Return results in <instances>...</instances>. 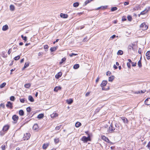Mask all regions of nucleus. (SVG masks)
I'll list each match as a JSON object with an SVG mask.
<instances>
[{
  "mask_svg": "<svg viewBox=\"0 0 150 150\" xmlns=\"http://www.w3.org/2000/svg\"><path fill=\"white\" fill-rule=\"evenodd\" d=\"M115 130V127H114L113 123H111L108 129L109 132L112 133Z\"/></svg>",
  "mask_w": 150,
  "mask_h": 150,
  "instance_id": "1",
  "label": "nucleus"
},
{
  "mask_svg": "<svg viewBox=\"0 0 150 150\" xmlns=\"http://www.w3.org/2000/svg\"><path fill=\"white\" fill-rule=\"evenodd\" d=\"M140 27L143 30H146L148 28V26L144 23H142L140 25Z\"/></svg>",
  "mask_w": 150,
  "mask_h": 150,
  "instance_id": "2",
  "label": "nucleus"
},
{
  "mask_svg": "<svg viewBox=\"0 0 150 150\" xmlns=\"http://www.w3.org/2000/svg\"><path fill=\"white\" fill-rule=\"evenodd\" d=\"M30 135L29 133H26L24 134V136L23 137V140H27L30 137Z\"/></svg>",
  "mask_w": 150,
  "mask_h": 150,
  "instance_id": "3",
  "label": "nucleus"
},
{
  "mask_svg": "<svg viewBox=\"0 0 150 150\" xmlns=\"http://www.w3.org/2000/svg\"><path fill=\"white\" fill-rule=\"evenodd\" d=\"M6 106L8 108L12 109L13 108L12 103L10 101L7 102V104L6 105Z\"/></svg>",
  "mask_w": 150,
  "mask_h": 150,
  "instance_id": "4",
  "label": "nucleus"
},
{
  "mask_svg": "<svg viewBox=\"0 0 150 150\" xmlns=\"http://www.w3.org/2000/svg\"><path fill=\"white\" fill-rule=\"evenodd\" d=\"M150 10L149 7L146 8L144 10L142 11L140 13V14L144 15L146 14Z\"/></svg>",
  "mask_w": 150,
  "mask_h": 150,
  "instance_id": "5",
  "label": "nucleus"
},
{
  "mask_svg": "<svg viewBox=\"0 0 150 150\" xmlns=\"http://www.w3.org/2000/svg\"><path fill=\"white\" fill-rule=\"evenodd\" d=\"M135 45L134 44H130L128 46V48L129 50H134L133 47Z\"/></svg>",
  "mask_w": 150,
  "mask_h": 150,
  "instance_id": "6",
  "label": "nucleus"
},
{
  "mask_svg": "<svg viewBox=\"0 0 150 150\" xmlns=\"http://www.w3.org/2000/svg\"><path fill=\"white\" fill-rule=\"evenodd\" d=\"M145 104L147 105H150V98H148L146 99L145 101Z\"/></svg>",
  "mask_w": 150,
  "mask_h": 150,
  "instance_id": "7",
  "label": "nucleus"
},
{
  "mask_svg": "<svg viewBox=\"0 0 150 150\" xmlns=\"http://www.w3.org/2000/svg\"><path fill=\"white\" fill-rule=\"evenodd\" d=\"M107 83V81L106 80L103 81L102 83L100 84V86L102 87H104V86H105L106 85Z\"/></svg>",
  "mask_w": 150,
  "mask_h": 150,
  "instance_id": "8",
  "label": "nucleus"
},
{
  "mask_svg": "<svg viewBox=\"0 0 150 150\" xmlns=\"http://www.w3.org/2000/svg\"><path fill=\"white\" fill-rule=\"evenodd\" d=\"M18 119V117L16 115H14L12 117V119L13 120L17 122Z\"/></svg>",
  "mask_w": 150,
  "mask_h": 150,
  "instance_id": "9",
  "label": "nucleus"
},
{
  "mask_svg": "<svg viewBox=\"0 0 150 150\" xmlns=\"http://www.w3.org/2000/svg\"><path fill=\"white\" fill-rule=\"evenodd\" d=\"M60 16L61 18H67L68 17V16L67 14H63V13H61L60 14Z\"/></svg>",
  "mask_w": 150,
  "mask_h": 150,
  "instance_id": "10",
  "label": "nucleus"
},
{
  "mask_svg": "<svg viewBox=\"0 0 150 150\" xmlns=\"http://www.w3.org/2000/svg\"><path fill=\"white\" fill-rule=\"evenodd\" d=\"M146 55L147 57V59L149 60L150 59V50L147 51L146 54Z\"/></svg>",
  "mask_w": 150,
  "mask_h": 150,
  "instance_id": "11",
  "label": "nucleus"
},
{
  "mask_svg": "<svg viewBox=\"0 0 150 150\" xmlns=\"http://www.w3.org/2000/svg\"><path fill=\"white\" fill-rule=\"evenodd\" d=\"M121 119H122V120H123V122L125 123V124H127L128 123V120H127V119L125 117H121Z\"/></svg>",
  "mask_w": 150,
  "mask_h": 150,
  "instance_id": "12",
  "label": "nucleus"
},
{
  "mask_svg": "<svg viewBox=\"0 0 150 150\" xmlns=\"http://www.w3.org/2000/svg\"><path fill=\"white\" fill-rule=\"evenodd\" d=\"M81 140L84 142H87L88 141V138L85 136H83L81 138Z\"/></svg>",
  "mask_w": 150,
  "mask_h": 150,
  "instance_id": "13",
  "label": "nucleus"
},
{
  "mask_svg": "<svg viewBox=\"0 0 150 150\" xmlns=\"http://www.w3.org/2000/svg\"><path fill=\"white\" fill-rule=\"evenodd\" d=\"M62 73L61 72H58L56 75H55V78L57 79H58L62 75Z\"/></svg>",
  "mask_w": 150,
  "mask_h": 150,
  "instance_id": "14",
  "label": "nucleus"
},
{
  "mask_svg": "<svg viewBox=\"0 0 150 150\" xmlns=\"http://www.w3.org/2000/svg\"><path fill=\"white\" fill-rule=\"evenodd\" d=\"M8 29V27L7 25H6L3 26L2 27V30L3 31H6Z\"/></svg>",
  "mask_w": 150,
  "mask_h": 150,
  "instance_id": "15",
  "label": "nucleus"
},
{
  "mask_svg": "<svg viewBox=\"0 0 150 150\" xmlns=\"http://www.w3.org/2000/svg\"><path fill=\"white\" fill-rule=\"evenodd\" d=\"M61 87L60 86H56L55 87L54 89V91L57 92L58 90H61Z\"/></svg>",
  "mask_w": 150,
  "mask_h": 150,
  "instance_id": "16",
  "label": "nucleus"
},
{
  "mask_svg": "<svg viewBox=\"0 0 150 150\" xmlns=\"http://www.w3.org/2000/svg\"><path fill=\"white\" fill-rule=\"evenodd\" d=\"M9 128V126L8 125H5L4 126L3 128V130L4 131H6L8 130Z\"/></svg>",
  "mask_w": 150,
  "mask_h": 150,
  "instance_id": "17",
  "label": "nucleus"
},
{
  "mask_svg": "<svg viewBox=\"0 0 150 150\" xmlns=\"http://www.w3.org/2000/svg\"><path fill=\"white\" fill-rule=\"evenodd\" d=\"M57 48L58 47L57 46L53 47H52L50 49V50L51 51V52H53L56 50Z\"/></svg>",
  "mask_w": 150,
  "mask_h": 150,
  "instance_id": "18",
  "label": "nucleus"
},
{
  "mask_svg": "<svg viewBox=\"0 0 150 150\" xmlns=\"http://www.w3.org/2000/svg\"><path fill=\"white\" fill-rule=\"evenodd\" d=\"M38 128V125L37 124H35L33 126V128L34 130H36Z\"/></svg>",
  "mask_w": 150,
  "mask_h": 150,
  "instance_id": "19",
  "label": "nucleus"
},
{
  "mask_svg": "<svg viewBox=\"0 0 150 150\" xmlns=\"http://www.w3.org/2000/svg\"><path fill=\"white\" fill-rule=\"evenodd\" d=\"M44 117V114L41 113L39 114V115H38L37 116V118H38L39 119H40L43 118Z\"/></svg>",
  "mask_w": 150,
  "mask_h": 150,
  "instance_id": "20",
  "label": "nucleus"
},
{
  "mask_svg": "<svg viewBox=\"0 0 150 150\" xmlns=\"http://www.w3.org/2000/svg\"><path fill=\"white\" fill-rule=\"evenodd\" d=\"M93 1V0H86L84 2V4L83 5V6H85L87 5L88 3L91 2V1Z\"/></svg>",
  "mask_w": 150,
  "mask_h": 150,
  "instance_id": "21",
  "label": "nucleus"
},
{
  "mask_svg": "<svg viewBox=\"0 0 150 150\" xmlns=\"http://www.w3.org/2000/svg\"><path fill=\"white\" fill-rule=\"evenodd\" d=\"M115 77L114 76H112L109 77L108 81H109L112 82L114 79Z\"/></svg>",
  "mask_w": 150,
  "mask_h": 150,
  "instance_id": "22",
  "label": "nucleus"
},
{
  "mask_svg": "<svg viewBox=\"0 0 150 150\" xmlns=\"http://www.w3.org/2000/svg\"><path fill=\"white\" fill-rule=\"evenodd\" d=\"M19 114L21 116H23L24 115V112L23 110H21L19 111Z\"/></svg>",
  "mask_w": 150,
  "mask_h": 150,
  "instance_id": "23",
  "label": "nucleus"
},
{
  "mask_svg": "<svg viewBox=\"0 0 150 150\" xmlns=\"http://www.w3.org/2000/svg\"><path fill=\"white\" fill-rule=\"evenodd\" d=\"M67 102L68 104H71L73 102V100L71 99L67 100Z\"/></svg>",
  "mask_w": 150,
  "mask_h": 150,
  "instance_id": "24",
  "label": "nucleus"
},
{
  "mask_svg": "<svg viewBox=\"0 0 150 150\" xmlns=\"http://www.w3.org/2000/svg\"><path fill=\"white\" fill-rule=\"evenodd\" d=\"M28 99L31 102H33L34 101L33 98L31 96H29L28 97Z\"/></svg>",
  "mask_w": 150,
  "mask_h": 150,
  "instance_id": "25",
  "label": "nucleus"
},
{
  "mask_svg": "<svg viewBox=\"0 0 150 150\" xmlns=\"http://www.w3.org/2000/svg\"><path fill=\"white\" fill-rule=\"evenodd\" d=\"M81 123L78 122H77L75 125V127H78L81 125Z\"/></svg>",
  "mask_w": 150,
  "mask_h": 150,
  "instance_id": "26",
  "label": "nucleus"
},
{
  "mask_svg": "<svg viewBox=\"0 0 150 150\" xmlns=\"http://www.w3.org/2000/svg\"><path fill=\"white\" fill-rule=\"evenodd\" d=\"M29 62H27L25 63V65H24V67L23 68V69H24L26 67H28L29 66Z\"/></svg>",
  "mask_w": 150,
  "mask_h": 150,
  "instance_id": "27",
  "label": "nucleus"
},
{
  "mask_svg": "<svg viewBox=\"0 0 150 150\" xmlns=\"http://www.w3.org/2000/svg\"><path fill=\"white\" fill-rule=\"evenodd\" d=\"M102 139L104 140L105 141L107 142V141H109L108 139L105 136H103L102 137Z\"/></svg>",
  "mask_w": 150,
  "mask_h": 150,
  "instance_id": "28",
  "label": "nucleus"
},
{
  "mask_svg": "<svg viewBox=\"0 0 150 150\" xmlns=\"http://www.w3.org/2000/svg\"><path fill=\"white\" fill-rule=\"evenodd\" d=\"M49 145L48 144H43L42 146V148L43 149H46L47 147Z\"/></svg>",
  "mask_w": 150,
  "mask_h": 150,
  "instance_id": "29",
  "label": "nucleus"
},
{
  "mask_svg": "<svg viewBox=\"0 0 150 150\" xmlns=\"http://www.w3.org/2000/svg\"><path fill=\"white\" fill-rule=\"evenodd\" d=\"M79 67V65L78 64H75L73 67L74 69H77Z\"/></svg>",
  "mask_w": 150,
  "mask_h": 150,
  "instance_id": "30",
  "label": "nucleus"
},
{
  "mask_svg": "<svg viewBox=\"0 0 150 150\" xmlns=\"http://www.w3.org/2000/svg\"><path fill=\"white\" fill-rule=\"evenodd\" d=\"M10 10H11V11H13L15 9L14 6L12 5H10Z\"/></svg>",
  "mask_w": 150,
  "mask_h": 150,
  "instance_id": "31",
  "label": "nucleus"
},
{
  "mask_svg": "<svg viewBox=\"0 0 150 150\" xmlns=\"http://www.w3.org/2000/svg\"><path fill=\"white\" fill-rule=\"evenodd\" d=\"M79 5V4L78 2H76L73 4V6L75 7H77Z\"/></svg>",
  "mask_w": 150,
  "mask_h": 150,
  "instance_id": "32",
  "label": "nucleus"
},
{
  "mask_svg": "<svg viewBox=\"0 0 150 150\" xmlns=\"http://www.w3.org/2000/svg\"><path fill=\"white\" fill-rule=\"evenodd\" d=\"M123 54V52L121 50H119L117 53V55H122Z\"/></svg>",
  "mask_w": 150,
  "mask_h": 150,
  "instance_id": "33",
  "label": "nucleus"
},
{
  "mask_svg": "<svg viewBox=\"0 0 150 150\" xmlns=\"http://www.w3.org/2000/svg\"><path fill=\"white\" fill-rule=\"evenodd\" d=\"M138 65L139 67L141 68L142 67L141 60L140 59L138 63Z\"/></svg>",
  "mask_w": 150,
  "mask_h": 150,
  "instance_id": "34",
  "label": "nucleus"
},
{
  "mask_svg": "<svg viewBox=\"0 0 150 150\" xmlns=\"http://www.w3.org/2000/svg\"><path fill=\"white\" fill-rule=\"evenodd\" d=\"M31 85L30 83H27L25 84L24 85V86L25 88H29L30 86Z\"/></svg>",
  "mask_w": 150,
  "mask_h": 150,
  "instance_id": "35",
  "label": "nucleus"
},
{
  "mask_svg": "<svg viewBox=\"0 0 150 150\" xmlns=\"http://www.w3.org/2000/svg\"><path fill=\"white\" fill-rule=\"evenodd\" d=\"M140 8V6L139 5H137L134 8H133V10L134 11L137 10L139 8Z\"/></svg>",
  "mask_w": 150,
  "mask_h": 150,
  "instance_id": "36",
  "label": "nucleus"
},
{
  "mask_svg": "<svg viewBox=\"0 0 150 150\" xmlns=\"http://www.w3.org/2000/svg\"><path fill=\"white\" fill-rule=\"evenodd\" d=\"M6 83L5 82H4L2 83L0 86V88H4L6 85Z\"/></svg>",
  "mask_w": 150,
  "mask_h": 150,
  "instance_id": "37",
  "label": "nucleus"
},
{
  "mask_svg": "<svg viewBox=\"0 0 150 150\" xmlns=\"http://www.w3.org/2000/svg\"><path fill=\"white\" fill-rule=\"evenodd\" d=\"M115 127L116 128V130H118V129H119V124L117 123H116L115 124Z\"/></svg>",
  "mask_w": 150,
  "mask_h": 150,
  "instance_id": "38",
  "label": "nucleus"
},
{
  "mask_svg": "<svg viewBox=\"0 0 150 150\" xmlns=\"http://www.w3.org/2000/svg\"><path fill=\"white\" fill-rule=\"evenodd\" d=\"M117 8L116 7H112L111 8V10L112 11H116L117 9Z\"/></svg>",
  "mask_w": 150,
  "mask_h": 150,
  "instance_id": "39",
  "label": "nucleus"
},
{
  "mask_svg": "<svg viewBox=\"0 0 150 150\" xmlns=\"http://www.w3.org/2000/svg\"><path fill=\"white\" fill-rule=\"evenodd\" d=\"M21 37L23 39L25 40V41L27 40V37L26 36H24L23 35H22Z\"/></svg>",
  "mask_w": 150,
  "mask_h": 150,
  "instance_id": "40",
  "label": "nucleus"
},
{
  "mask_svg": "<svg viewBox=\"0 0 150 150\" xmlns=\"http://www.w3.org/2000/svg\"><path fill=\"white\" fill-rule=\"evenodd\" d=\"M127 18L128 20L130 21H131L132 20V17L130 15H129L127 16Z\"/></svg>",
  "mask_w": 150,
  "mask_h": 150,
  "instance_id": "41",
  "label": "nucleus"
},
{
  "mask_svg": "<svg viewBox=\"0 0 150 150\" xmlns=\"http://www.w3.org/2000/svg\"><path fill=\"white\" fill-rule=\"evenodd\" d=\"M20 58V55H18L17 56L15 57L14 59L15 60H18Z\"/></svg>",
  "mask_w": 150,
  "mask_h": 150,
  "instance_id": "42",
  "label": "nucleus"
},
{
  "mask_svg": "<svg viewBox=\"0 0 150 150\" xmlns=\"http://www.w3.org/2000/svg\"><path fill=\"white\" fill-rule=\"evenodd\" d=\"M54 142L55 144H57L59 142V138H55L54 139Z\"/></svg>",
  "mask_w": 150,
  "mask_h": 150,
  "instance_id": "43",
  "label": "nucleus"
},
{
  "mask_svg": "<svg viewBox=\"0 0 150 150\" xmlns=\"http://www.w3.org/2000/svg\"><path fill=\"white\" fill-rule=\"evenodd\" d=\"M31 108L30 107H28L26 108V110L27 112H30L31 110Z\"/></svg>",
  "mask_w": 150,
  "mask_h": 150,
  "instance_id": "44",
  "label": "nucleus"
},
{
  "mask_svg": "<svg viewBox=\"0 0 150 150\" xmlns=\"http://www.w3.org/2000/svg\"><path fill=\"white\" fill-rule=\"evenodd\" d=\"M15 99V98L14 96H12L10 97V100L12 101H14Z\"/></svg>",
  "mask_w": 150,
  "mask_h": 150,
  "instance_id": "45",
  "label": "nucleus"
},
{
  "mask_svg": "<svg viewBox=\"0 0 150 150\" xmlns=\"http://www.w3.org/2000/svg\"><path fill=\"white\" fill-rule=\"evenodd\" d=\"M76 55H77V54H74V53H72L71 54H69V56H70V57H73V56H76Z\"/></svg>",
  "mask_w": 150,
  "mask_h": 150,
  "instance_id": "46",
  "label": "nucleus"
},
{
  "mask_svg": "<svg viewBox=\"0 0 150 150\" xmlns=\"http://www.w3.org/2000/svg\"><path fill=\"white\" fill-rule=\"evenodd\" d=\"M19 100H20L21 102L22 103H24L25 102V98H23V99L20 98L19 99Z\"/></svg>",
  "mask_w": 150,
  "mask_h": 150,
  "instance_id": "47",
  "label": "nucleus"
},
{
  "mask_svg": "<svg viewBox=\"0 0 150 150\" xmlns=\"http://www.w3.org/2000/svg\"><path fill=\"white\" fill-rule=\"evenodd\" d=\"M61 126L60 125L59 126H57L55 128V129L56 130H59L61 128Z\"/></svg>",
  "mask_w": 150,
  "mask_h": 150,
  "instance_id": "48",
  "label": "nucleus"
},
{
  "mask_svg": "<svg viewBox=\"0 0 150 150\" xmlns=\"http://www.w3.org/2000/svg\"><path fill=\"white\" fill-rule=\"evenodd\" d=\"M102 90H105V91H107L109 89V86H108L107 88H106L104 87H103L102 88Z\"/></svg>",
  "mask_w": 150,
  "mask_h": 150,
  "instance_id": "49",
  "label": "nucleus"
},
{
  "mask_svg": "<svg viewBox=\"0 0 150 150\" xmlns=\"http://www.w3.org/2000/svg\"><path fill=\"white\" fill-rule=\"evenodd\" d=\"M6 146L5 145H3L1 146V149L2 150H5Z\"/></svg>",
  "mask_w": 150,
  "mask_h": 150,
  "instance_id": "50",
  "label": "nucleus"
},
{
  "mask_svg": "<svg viewBox=\"0 0 150 150\" xmlns=\"http://www.w3.org/2000/svg\"><path fill=\"white\" fill-rule=\"evenodd\" d=\"M127 65L129 69H130L131 68V64L130 63L127 62Z\"/></svg>",
  "mask_w": 150,
  "mask_h": 150,
  "instance_id": "51",
  "label": "nucleus"
},
{
  "mask_svg": "<svg viewBox=\"0 0 150 150\" xmlns=\"http://www.w3.org/2000/svg\"><path fill=\"white\" fill-rule=\"evenodd\" d=\"M146 91H139L138 92H137V93H144V92H145Z\"/></svg>",
  "mask_w": 150,
  "mask_h": 150,
  "instance_id": "52",
  "label": "nucleus"
},
{
  "mask_svg": "<svg viewBox=\"0 0 150 150\" xmlns=\"http://www.w3.org/2000/svg\"><path fill=\"white\" fill-rule=\"evenodd\" d=\"M132 66L133 67H135L136 65V63H134L133 62H132Z\"/></svg>",
  "mask_w": 150,
  "mask_h": 150,
  "instance_id": "53",
  "label": "nucleus"
},
{
  "mask_svg": "<svg viewBox=\"0 0 150 150\" xmlns=\"http://www.w3.org/2000/svg\"><path fill=\"white\" fill-rule=\"evenodd\" d=\"M111 74V72L109 71H108L106 73V75L107 76H110V75Z\"/></svg>",
  "mask_w": 150,
  "mask_h": 150,
  "instance_id": "54",
  "label": "nucleus"
},
{
  "mask_svg": "<svg viewBox=\"0 0 150 150\" xmlns=\"http://www.w3.org/2000/svg\"><path fill=\"white\" fill-rule=\"evenodd\" d=\"M125 18H126L124 16H123L122 17V21H126L127 20V19Z\"/></svg>",
  "mask_w": 150,
  "mask_h": 150,
  "instance_id": "55",
  "label": "nucleus"
},
{
  "mask_svg": "<svg viewBox=\"0 0 150 150\" xmlns=\"http://www.w3.org/2000/svg\"><path fill=\"white\" fill-rule=\"evenodd\" d=\"M102 7L103 8V9L106 8V7H105L104 6H102L101 7H98V8H97V10H99V9H100V8H101Z\"/></svg>",
  "mask_w": 150,
  "mask_h": 150,
  "instance_id": "56",
  "label": "nucleus"
},
{
  "mask_svg": "<svg viewBox=\"0 0 150 150\" xmlns=\"http://www.w3.org/2000/svg\"><path fill=\"white\" fill-rule=\"evenodd\" d=\"M66 59V58L65 57H64L62 59L61 61L63 63L65 61Z\"/></svg>",
  "mask_w": 150,
  "mask_h": 150,
  "instance_id": "57",
  "label": "nucleus"
},
{
  "mask_svg": "<svg viewBox=\"0 0 150 150\" xmlns=\"http://www.w3.org/2000/svg\"><path fill=\"white\" fill-rule=\"evenodd\" d=\"M142 52V50L140 48H139L138 51V53L139 54H141Z\"/></svg>",
  "mask_w": 150,
  "mask_h": 150,
  "instance_id": "58",
  "label": "nucleus"
},
{
  "mask_svg": "<svg viewBox=\"0 0 150 150\" xmlns=\"http://www.w3.org/2000/svg\"><path fill=\"white\" fill-rule=\"evenodd\" d=\"M44 48L45 49H47L48 48V46L47 45H45L44 46Z\"/></svg>",
  "mask_w": 150,
  "mask_h": 150,
  "instance_id": "59",
  "label": "nucleus"
},
{
  "mask_svg": "<svg viewBox=\"0 0 150 150\" xmlns=\"http://www.w3.org/2000/svg\"><path fill=\"white\" fill-rule=\"evenodd\" d=\"M116 37L115 35H113L110 37V38L114 39Z\"/></svg>",
  "mask_w": 150,
  "mask_h": 150,
  "instance_id": "60",
  "label": "nucleus"
},
{
  "mask_svg": "<svg viewBox=\"0 0 150 150\" xmlns=\"http://www.w3.org/2000/svg\"><path fill=\"white\" fill-rule=\"evenodd\" d=\"M13 49L14 50H15L16 49H17V46H16V45L13 46Z\"/></svg>",
  "mask_w": 150,
  "mask_h": 150,
  "instance_id": "61",
  "label": "nucleus"
},
{
  "mask_svg": "<svg viewBox=\"0 0 150 150\" xmlns=\"http://www.w3.org/2000/svg\"><path fill=\"white\" fill-rule=\"evenodd\" d=\"M43 54V53L42 52H39L38 53V56H41Z\"/></svg>",
  "mask_w": 150,
  "mask_h": 150,
  "instance_id": "62",
  "label": "nucleus"
},
{
  "mask_svg": "<svg viewBox=\"0 0 150 150\" xmlns=\"http://www.w3.org/2000/svg\"><path fill=\"white\" fill-rule=\"evenodd\" d=\"M0 106L1 107H3V108H5V105L3 103H1L0 105Z\"/></svg>",
  "mask_w": 150,
  "mask_h": 150,
  "instance_id": "63",
  "label": "nucleus"
},
{
  "mask_svg": "<svg viewBox=\"0 0 150 150\" xmlns=\"http://www.w3.org/2000/svg\"><path fill=\"white\" fill-rule=\"evenodd\" d=\"M11 49H10L9 50H8V54L9 55L11 53Z\"/></svg>",
  "mask_w": 150,
  "mask_h": 150,
  "instance_id": "64",
  "label": "nucleus"
}]
</instances>
